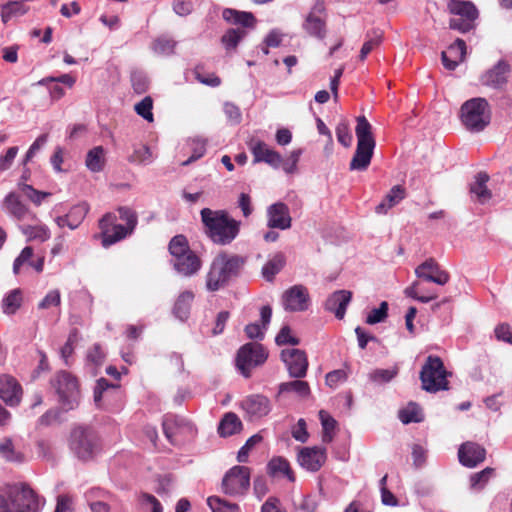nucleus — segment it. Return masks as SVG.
<instances>
[{
	"instance_id": "nucleus-58",
	"label": "nucleus",
	"mask_w": 512,
	"mask_h": 512,
	"mask_svg": "<svg viewBox=\"0 0 512 512\" xmlns=\"http://www.w3.org/2000/svg\"><path fill=\"white\" fill-rule=\"evenodd\" d=\"M262 436L259 435V434H255L253 436H251L247 441L246 443L244 444V446H242L240 448V450L238 451V455H237V460L238 462L240 463H245L247 462L248 460V456H249V451L255 446L257 445L258 443H260L262 441Z\"/></svg>"
},
{
	"instance_id": "nucleus-39",
	"label": "nucleus",
	"mask_w": 512,
	"mask_h": 512,
	"mask_svg": "<svg viewBox=\"0 0 512 512\" xmlns=\"http://www.w3.org/2000/svg\"><path fill=\"white\" fill-rule=\"evenodd\" d=\"M286 258L281 252L276 253L262 268V275L267 281H272L285 266Z\"/></svg>"
},
{
	"instance_id": "nucleus-19",
	"label": "nucleus",
	"mask_w": 512,
	"mask_h": 512,
	"mask_svg": "<svg viewBox=\"0 0 512 512\" xmlns=\"http://www.w3.org/2000/svg\"><path fill=\"white\" fill-rule=\"evenodd\" d=\"M459 462L468 468H474L484 462L486 449L475 442H465L458 450Z\"/></svg>"
},
{
	"instance_id": "nucleus-48",
	"label": "nucleus",
	"mask_w": 512,
	"mask_h": 512,
	"mask_svg": "<svg viewBox=\"0 0 512 512\" xmlns=\"http://www.w3.org/2000/svg\"><path fill=\"white\" fill-rule=\"evenodd\" d=\"M119 389L118 384H111L109 381L105 378H100L97 380L96 386L94 388V402L98 407H101V401L104 397V394L107 393L109 390H113L114 392H117Z\"/></svg>"
},
{
	"instance_id": "nucleus-1",
	"label": "nucleus",
	"mask_w": 512,
	"mask_h": 512,
	"mask_svg": "<svg viewBox=\"0 0 512 512\" xmlns=\"http://www.w3.org/2000/svg\"><path fill=\"white\" fill-rule=\"evenodd\" d=\"M119 219L125 224L117 223V216L114 213H106L98 221L100 232L94 235L95 239L101 241L104 248H108L113 244L130 236L138 223L137 213L129 207H119L117 209Z\"/></svg>"
},
{
	"instance_id": "nucleus-43",
	"label": "nucleus",
	"mask_w": 512,
	"mask_h": 512,
	"mask_svg": "<svg viewBox=\"0 0 512 512\" xmlns=\"http://www.w3.org/2000/svg\"><path fill=\"white\" fill-rule=\"evenodd\" d=\"M288 392H294L301 397H307L310 395V387L308 382L297 378V380L283 382L279 385V394Z\"/></svg>"
},
{
	"instance_id": "nucleus-45",
	"label": "nucleus",
	"mask_w": 512,
	"mask_h": 512,
	"mask_svg": "<svg viewBox=\"0 0 512 512\" xmlns=\"http://www.w3.org/2000/svg\"><path fill=\"white\" fill-rule=\"evenodd\" d=\"M169 252L173 260L189 252L191 249L184 235H176L169 242Z\"/></svg>"
},
{
	"instance_id": "nucleus-7",
	"label": "nucleus",
	"mask_w": 512,
	"mask_h": 512,
	"mask_svg": "<svg viewBox=\"0 0 512 512\" xmlns=\"http://www.w3.org/2000/svg\"><path fill=\"white\" fill-rule=\"evenodd\" d=\"M447 376L448 372L441 358L430 355L420 371L422 388L431 393L447 390L449 388Z\"/></svg>"
},
{
	"instance_id": "nucleus-26",
	"label": "nucleus",
	"mask_w": 512,
	"mask_h": 512,
	"mask_svg": "<svg viewBox=\"0 0 512 512\" xmlns=\"http://www.w3.org/2000/svg\"><path fill=\"white\" fill-rule=\"evenodd\" d=\"M174 268L185 276L195 274L201 267V260L194 251L183 254L182 256L173 260Z\"/></svg>"
},
{
	"instance_id": "nucleus-44",
	"label": "nucleus",
	"mask_w": 512,
	"mask_h": 512,
	"mask_svg": "<svg viewBox=\"0 0 512 512\" xmlns=\"http://www.w3.org/2000/svg\"><path fill=\"white\" fill-rule=\"evenodd\" d=\"M355 133L357 136V142L375 143V139L372 134V126L365 116L357 117Z\"/></svg>"
},
{
	"instance_id": "nucleus-62",
	"label": "nucleus",
	"mask_w": 512,
	"mask_h": 512,
	"mask_svg": "<svg viewBox=\"0 0 512 512\" xmlns=\"http://www.w3.org/2000/svg\"><path fill=\"white\" fill-rule=\"evenodd\" d=\"M398 374V367L395 366L392 369H376L370 377L375 382H389Z\"/></svg>"
},
{
	"instance_id": "nucleus-18",
	"label": "nucleus",
	"mask_w": 512,
	"mask_h": 512,
	"mask_svg": "<svg viewBox=\"0 0 512 512\" xmlns=\"http://www.w3.org/2000/svg\"><path fill=\"white\" fill-rule=\"evenodd\" d=\"M292 225V218L288 206L277 202L267 208V226L271 229L286 230Z\"/></svg>"
},
{
	"instance_id": "nucleus-8",
	"label": "nucleus",
	"mask_w": 512,
	"mask_h": 512,
	"mask_svg": "<svg viewBox=\"0 0 512 512\" xmlns=\"http://www.w3.org/2000/svg\"><path fill=\"white\" fill-rule=\"evenodd\" d=\"M448 12L452 15L449 20L450 29L467 33L475 27L478 17L476 6L470 1L450 0L447 4Z\"/></svg>"
},
{
	"instance_id": "nucleus-15",
	"label": "nucleus",
	"mask_w": 512,
	"mask_h": 512,
	"mask_svg": "<svg viewBox=\"0 0 512 512\" xmlns=\"http://www.w3.org/2000/svg\"><path fill=\"white\" fill-rule=\"evenodd\" d=\"M326 449L321 447H304L298 453V463L308 471L316 472L326 462Z\"/></svg>"
},
{
	"instance_id": "nucleus-3",
	"label": "nucleus",
	"mask_w": 512,
	"mask_h": 512,
	"mask_svg": "<svg viewBox=\"0 0 512 512\" xmlns=\"http://www.w3.org/2000/svg\"><path fill=\"white\" fill-rule=\"evenodd\" d=\"M69 448L77 459L88 462L101 452V441L95 429L80 425L70 433Z\"/></svg>"
},
{
	"instance_id": "nucleus-38",
	"label": "nucleus",
	"mask_w": 512,
	"mask_h": 512,
	"mask_svg": "<svg viewBox=\"0 0 512 512\" xmlns=\"http://www.w3.org/2000/svg\"><path fill=\"white\" fill-rule=\"evenodd\" d=\"M105 162V150L102 146H96L88 151L85 164L90 171H102L104 169Z\"/></svg>"
},
{
	"instance_id": "nucleus-16",
	"label": "nucleus",
	"mask_w": 512,
	"mask_h": 512,
	"mask_svg": "<svg viewBox=\"0 0 512 512\" xmlns=\"http://www.w3.org/2000/svg\"><path fill=\"white\" fill-rule=\"evenodd\" d=\"M250 150L254 157V162H264L274 169L282 165V156L276 150L270 148L264 141L256 140L250 144Z\"/></svg>"
},
{
	"instance_id": "nucleus-23",
	"label": "nucleus",
	"mask_w": 512,
	"mask_h": 512,
	"mask_svg": "<svg viewBox=\"0 0 512 512\" xmlns=\"http://www.w3.org/2000/svg\"><path fill=\"white\" fill-rule=\"evenodd\" d=\"M4 205L8 213L18 221L37 220L36 213L32 212L24 203H22L19 196L13 192L9 193L5 197Z\"/></svg>"
},
{
	"instance_id": "nucleus-57",
	"label": "nucleus",
	"mask_w": 512,
	"mask_h": 512,
	"mask_svg": "<svg viewBox=\"0 0 512 512\" xmlns=\"http://www.w3.org/2000/svg\"><path fill=\"white\" fill-rule=\"evenodd\" d=\"M0 455L9 462L21 460V455L15 451L11 439H4L0 443Z\"/></svg>"
},
{
	"instance_id": "nucleus-34",
	"label": "nucleus",
	"mask_w": 512,
	"mask_h": 512,
	"mask_svg": "<svg viewBox=\"0 0 512 512\" xmlns=\"http://www.w3.org/2000/svg\"><path fill=\"white\" fill-rule=\"evenodd\" d=\"M194 300V293L191 291H184L182 292L175 304L173 313L174 315L179 318L181 321H185L190 314L191 305Z\"/></svg>"
},
{
	"instance_id": "nucleus-22",
	"label": "nucleus",
	"mask_w": 512,
	"mask_h": 512,
	"mask_svg": "<svg viewBox=\"0 0 512 512\" xmlns=\"http://www.w3.org/2000/svg\"><path fill=\"white\" fill-rule=\"evenodd\" d=\"M467 46L463 39L457 38L453 44L448 47L447 51L441 54L442 63L448 70H455L456 67L464 61Z\"/></svg>"
},
{
	"instance_id": "nucleus-41",
	"label": "nucleus",
	"mask_w": 512,
	"mask_h": 512,
	"mask_svg": "<svg viewBox=\"0 0 512 512\" xmlns=\"http://www.w3.org/2000/svg\"><path fill=\"white\" fill-rule=\"evenodd\" d=\"M247 32L242 28H230L221 37V43L227 52L235 51L239 42L246 36Z\"/></svg>"
},
{
	"instance_id": "nucleus-20",
	"label": "nucleus",
	"mask_w": 512,
	"mask_h": 512,
	"mask_svg": "<svg viewBox=\"0 0 512 512\" xmlns=\"http://www.w3.org/2000/svg\"><path fill=\"white\" fill-rule=\"evenodd\" d=\"M323 12L322 5L314 6L303 24V28L309 35L320 39L324 38L326 34V19Z\"/></svg>"
},
{
	"instance_id": "nucleus-9",
	"label": "nucleus",
	"mask_w": 512,
	"mask_h": 512,
	"mask_svg": "<svg viewBox=\"0 0 512 512\" xmlns=\"http://www.w3.org/2000/svg\"><path fill=\"white\" fill-rule=\"evenodd\" d=\"M268 351L259 343L250 342L240 347L236 355V367L245 378H250L252 370L263 365Z\"/></svg>"
},
{
	"instance_id": "nucleus-40",
	"label": "nucleus",
	"mask_w": 512,
	"mask_h": 512,
	"mask_svg": "<svg viewBox=\"0 0 512 512\" xmlns=\"http://www.w3.org/2000/svg\"><path fill=\"white\" fill-rule=\"evenodd\" d=\"M215 259L229 279L236 276L243 265V260L239 256L220 254Z\"/></svg>"
},
{
	"instance_id": "nucleus-5",
	"label": "nucleus",
	"mask_w": 512,
	"mask_h": 512,
	"mask_svg": "<svg viewBox=\"0 0 512 512\" xmlns=\"http://www.w3.org/2000/svg\"><path fill=\"white\" fill-rule=\"evenodd\" d=\"M463 125L472 132L484 130L490 123L491 112L484 98H472L461 106Z\"/></svg>"
},
{
	"instance_id": "nucleus-4",
	"label": "nucleus",
	"mask_w": 512,
	"mask_h": 512,
	"mask_svg": "<svg viewBox=\"0 0 512 512\" xmlns=\"http://www.w3.org/2000/svg\"><path fill=\"white\" fill-rule=\"evenodd\" d=\"M50 386L58 396V402L65 411L78 406L80 389L78 379L70 372L60 370L50 379Z\"/></svg>"
},
{
	"instance_id": "nucleus-12",
	"label": "nucleus",
	"mask_w": 512,
	"mask_h": 512,
	"mask_svg": "<svg viewBox=\"0 0 512 512\" xmlns=\"http://www.w3.org/2000/svg\"><path fill=\"white\" fill-rule=\"evenodd\" d=\"M281 360L291 377L300 379L306 375L309 364L305 351L296 348L284 349L281 351Z\"/></svg>"
},
{
	"instance_id": "nucleus-25",
	"label": "nucleus",
	"mask_w": 512,
	"mask_h": 512,
	"mask_svg": "<svg viewBox=\"0 0 512 512\" xmlns=\"http://www.w3.org/2000/svg\"><path fill=\"white\" fill-rule=\"evenodd\" d=\"M509 71V65L504 61H500L491 70L485 73L482 77V82L486 86L501 89L507 83Z\"/></svg>"
},
{
	"instance_id": "nucleus-27",
	"label": "nucleus",
	"mask_w": 512,
	"mask_h": 512,
	"mask_svg": "<svg viewBox=\"0 0 512 512\" xmlns=\"http://www.w3.org/2000/svg\"><path fill=\"white\" fill-rule=\"evenodd\" d=\"M87 212L88 208L85 205H75L66 215L58 216L55 222L60 228L68 227L74 230L82 223Z\"/></svg>"
},
{
	"instance_id": "nucleus-13",
	"label": "nucleus",
	"mask_w": 512,
	"mask_h": 512,
	"mask_svg": "<svg viewBox=\"0 0 512 512\" xmlns=\"http://www.w3.org/2000/svg\"><path fill=\"white\" fill-rule=\"evenodd\" d=\"M310 295L303 285H294L282 295V304L286 311L302 312L308 309Z\"/></svg>"
},
{
	"instance_id": "nucleus-31",
	"label": "nucleus",
	"mask_w": 512,
	"mask_h": 512,
	"mask_svg": "<svg viewBox=\"0 0 512 512\" xmlns=\"http://www.w3.org/2000/svg\"><path fill=\"white\" fill-rule=\"evenodd\" d=\"M490 177L486 172H479L475 176V181L470 185V192L476 196L478 202L484 204L491 199L492 193L487 188V182Z\"/></svg>"
},
{
	"instance_id": "nucleus-42",
	"label": "nucleus",
	"mask_w": 512,
	"mask_h": 512,
	"mask_svg": "<svg viewBox=\"0 0 512 512\" xmlns=\"http://www.w3.org/2000/svg\"><path fill=\"white\" fill-rule=\"evenodd\" d=\"M23 302L22 291L19 288L11 290L2 301L3 312L7 315H13L21 307Z\"/></svg>"
},
{
	"instance_id": "nucleus-51",
	"label": "nucleus",
	"mask_w": 512,
	"mask_h": 512,
	"mask_svg": "<svg viewBox=\"0 0 512 512\" xmlns=\"http://www.w3.org/2000/svg\"><path fill=\"white\" fill-rule=\"evenodd\" d=\"M163 432L170 443L175 444L174 437L179 430V421L174 415H167L162 422Z\"/></svg>"
},
{
	"instance_id": "nucleus-50",
	"label": "nucleus",
	"mask_w": 512,
	"mask_h": 512,
	"mask_svg": "<svg viewBox=\"0 0 512 512\" xmlns=\"http://www.w3.org/2000/svg\"><path fill=\"white\" fill-rule=\"evenodd\" d=\"M495 470L491 467H486L480 472L474 473L470 477V486L472 489H483L488 483L490 478L494 475Z\"/></svg>"
},
{
	"instance_id": "nucleus-52",
	"label": "nucleus",
	"mask_w": 512,
	"mask_h": 512,
	"mask_svg": "<svg viewBox=\"0 0 512 512\" xmlns=\"http://www.w3.org/2000/svg\"><path fill=\"white\" fill-rule=\"evenodd\" d=\"M20 189L24 195L36 206H40L44 199L51 196V193L39 191L29 184H22Z\"/></svg>"
},
{
	"instance_id": "nucleus-29",
	"label": "nucleus",
	"mask_w": 512,
	"mask_h": 512,
	"mask_svg": "<svg viewBox=\"0 0 512 512\" xmlns=\"http://www.w3.org/2000/svg\"><path fill=\"white\" fill-rule=\"evenodd\" d=\"M222 17L225 21L241 26L240 28H253L256 23V18L251 12L238 11L231 8H226L222 12Z\"/></svg>"
},
{
	"instance_id": "nucleus-64",
	"label": "nucleus",
	"mask_w": 512,
	"mask_h": 512,
	"mask_svg": "<svg viewBox=\"0 0 512 512\" xmlns=\"http://www.w3.org/2000/svg\"><path fill=\"white\" fill-rule=\"evenodd\" d=\"M494 334L498 341L506 342L512 345V328L510 324H498L494 329Z\"/></svg>"
},
{
	"instance_id": "nucleus-11",
	"label": "nucleus",
	"mask_w": 512,
	"mask_h": 512,
	"mask_svg": "<svg viewBox=\"0 0 512 512\" xmlns=\"http://www.w3.org/2000/svg\"><path fill=\"white\" fill-rule=\"evenodd\" d=\"M418 280L444 286L450 280V274L444 270L436 259L430 257L415 268Z\"/></svg>"
},
{
	"instance_id": "nucleus-17",
	"label": "nucleus",
	"mask_w": 512,
	"mask_h": 512,
	"mask_svg": "<svg viewBox=\"0 0 512 512\" xmlns=\"http://www.w3.org/2000/svg\"><path fill=\"white\" fill-rule=\"evenodd\" d=\"M241 407L251 420H255L269 414L271 411V402L264 395L252 394L241 402Z\"/></svg>"
},
{
	"instance_id": "nucleus-63",
	"label": "nucleus",
	"mask_w": 512,
	"mask_h": 512,
	"mask_svg": "<svg viewBox=\"0 0 512 512\" xmlns=\"http://www.w3.org/2000/svg\"><path fill=\"white\" fill-rule=\"evenodd\" d=\"M223 109L228 121L231 124L236 125L241 122L242 113L237 105H235L234 103L226 102L224 104Z\"/></svg>"
},
{
	"instance_id": "nucleus-56",
	"label": "nucleus",
	"mask_w": 512,
	"mask_h": 512,
	"mask_svg": "<svg viewBox=\"0 0 512 512\" xmlns=\"http://www.w3.org/2000/svg\"><path fill=\"white\" fill-rule=\"evenodd\" d=\"M152 108H153V100L150 96H146L139 103H137L135 105L136 113L149 122L153 121Z\"/></svg>"
},
{
	"instance_id": "nucleus-6",
	"label": "nucleus",
	"mask_w": 512,
	"mask_h": 512,
	"mask_svg": "<svg viewBox=\"0 0 512 512\" xmlns=\"http://www.w3.org/2000/svg\"><path fill=\"white\" fill-rule=\"evenodd\" d=\"M13 512H39L38 494L25 482L7 485L4 488Z\"/></svg>"
},
{
	"instance_id": "nucleus-32",
	"label": "nucleus",
	"mask_w": 512,
	"mask_h": 512,
	"mask_svg": "<svg viewBox=\"0 0 512 512\" xmlns=\"http://www.w3.org/2000/svg\"><path fill=\"white\" fill-rule=\"evenodd\" d=\"M229 278L223 268L220 267L216 259L213 260L210 270L206 277V286L209 291H217L223 287Z\"/></svg>"
},
{
	"instance_id": "nucleus-54",
	"label": "nucleus",
	"mask_w": 512,
	"mask_h": 512,
	"mask_svg": "<svg viewBox=\"0 0 512 512\" xmlns=\"http://www.w3.org/2000/svg\"><path fill=\"white\" fill-rule=\"evenodd\" d=\"M368 39L364 42L361 50L359 58L361 61H364L368 54L373 51L376 47H378L382 41V33L375 31L373 36L368 35Z\"/></svg>"
},
{
	"instance_id": "nucleus-55",
	"label": "nucleus",
	"mask_w": 512,
	"mask_h": 512,
	"mask_svg": "<svg viewBox=\"0 0 512 512\" xmlns=\"http://www.w3.org/2000/svg\"><path fill=\"white\" fill-rule=\"evenodd\" d=\"M388 316V303L386 301L381 302L378 308H374L368 314L366 323L373 325L383 322Z\"/></svg>"
},
{
	"instance_id": "nucleus-30",
	"label": "nucleus",
	"mask_w": 512,
	"mask_h": 512,
	"mask_svg": "<svg viewBox=\"0 0 512 512\" xmlns=\"http://www.w3.org/2000/svg\"><path fill=\"white\" fill-rule=\"evenodd\" d=\"M406 197V189L402 185L393 186L384 199L376 206L377 214H385Z\"/></svg>"
},
{
	"instance_id": "nucleus-47",
	"label": "nucleus",
	"mask_w": 512,
	"mask_h": 512,
	"mask_svg": "<svg viewBox=\"0 0 512 512\" xmlns=\"http://www.w3.org/2000/svg\"><path fill=\"white\" fill-rule=\"evenodd\" d=\"M319 416L323 428L322 441L324 443H330L333 439L332 432L334 431L337 422L333 417H331L327 412L323 410L319 412Z\"/></svg>"
},
{
	"instance_id": "nucleus-46",
	"label": "nucleus",
	"mask_w": 512,
	"mask_h": 512,
	"mask_svg": "<svg viewBox=\"0 0 512 512\" xmlns=\"http://www.w3.org/2000/svg\"><path fill=\"white\" fill-rule=\"evenodd\" d=\"M207 504L212 512H238L239 506L236 503H230L221 499L218 496H210L207 499Z\"/></svg>"
},
{
	"instance_id": "nucleus-10",
	"label": "nucleus",
	"mask_w": 512,
	"mask_h": 512,
	"mask_svg": "<svg viewBox=\"0 0 512 512\" xmlns=\"http://www.w3.org/2000/svg\"><path fill=\"white\" fill-rule=\"evenodd\" d=\"M250 468L234 466L229 469L222 479V491L229 496H243L250 487Z\"/></svg>"
},
{
	"instance_id": "nucleus-37",
	"label": "nucleus",
	"mask_w": 512,
	"mask_h": 512,
	"mask_svg": "<svg viewBox=\"0 0 512 512\" xmlns=\"http://www.w3.org/2000/svg\"><path fill=\"white\" fill-rule=\"evenodd\" d=\"M267 469L271 476L282 475L292 482L295 480V476L289 462L283 457L272 458L268 463Z\"/></svg>"
},
{
	"instance_id": "nucleus-24",
	"label": "nucleus",
	"mask_w": 512,
	"mask_h": 512,
	"mask_svg": "<svg viewBox=\"0 0 512 512\" xmlns=\"http://www.w3.org/2000/svg\"><path fill=\"white\" fill-rule=\"evenodd\" d=\"M375 145L376 143L357 142L355 154L349 165L350 170H366L371 163Z\"/></svg>"
},
{
	"instance_id": "nucleus-33",
	"label": "nucleus",
	"mask_w": 512,
	"mask_h": 512,
	"mask_svg": "<svg viewBox=\"0 0 512 512\" xmlns=\"http://www.w3.org/2000/svg\"><path fill=\"white\" fill-rule=\"evenodd\" d=\"M242 422L239 417L232 412L226 413L218 425V433L222 437H228L240 432Z\"/></svg>"
},
{
	"instance_id": "nucleus-60",
	"label": "nucleus",
	"mask_w": 512,
	"mask_h": 512,
	"mask_svg": "<svg viewBox=\"0 0 512 512\" xmlns=\"http://www.w3.org/2000/svg\"><path fill=\"white\" fill-rule=\"evenodd\" d=\"M275 342L279 346L283 345H298L300 339L291 335V328L289 326H283L275 338Z\"/></svg>"
},
{
	"instance_id": "nucleus-14",
	"label": "nucleus",
	"mask_w": 512,
	"mask_h": 512,
	"mask_svg": "<svg viewBox=\"0 0 512 512\" xmlns=\"http://www.w3.org/2000/svg\"><path fill=\"white\" fill-rule=\"evenodd\" d=\"M23 389L18 380L7 374L0 375V399L11 407L18 406L22 400Z\"/></svg>"
},
{
	"instance_id": "nucleus-21",
	"label": "nucleus",
	"mask_w": 512,
	"mask_h": 512,
	"mask_svg": "<svg viewBox=\"0 0 512 512\" xmlns=\"http://www.w3.org/2000/svg\"><path fill=\"white\" fill-rule=\"evenodd\" d=\"M352 293L348 290H337L333 292L325 301L324 308L335 315L337 319H343L346 308L350 303Z\"/></svg>"
},
{
	"instance_id": "nucleus-28",
	"label": "nucleus",
	"mask_w": 512,
	"mask_h": 512,
	"mask_svg": "<svg viewBox=\"0 0 512 512\" xmlns=\"http://www.w3.org/2000/svg\"><path fill=\"white\" fill-rule=\"evenodd\" d=\"M424 283L425 282L417 279L410 286L405 288V295L422 303H428L436 299L438 297L437 291L426 288Z\"/></svg>"
},
{
	"instance_id": "nucleus-49",
	"label": "nucleus",
	"mask_w": 512,
	"mask_h": 512,
	"mask_svg": "<svg viewBox=\"0 0 512 512\" xmlns=\"http://www.w3.org/2000/svg\"><path fill=\"white\" fill-rule=\"evenodd\" d=\"M399 419L404 424L422 421L421 410L415 403H410L406 408L399 411Z\"/></svg>"
},
{
	"instance_id": "nucleus-35",
	"label": "nucleus",
	"mask_w": 512,
	"mask_h": 512,
	"mask_svg": "<svg viewBox=\"0 0 512 512\" xmlns=\"http://www.w3.org/2000/svg\"><path fill=\"white\" fill-rule=\"evenodd\" d=\"M19 228L22 234L26 236L27 241H39L42 243L51 236L49 228L44 224L21 225Z\"/></svg>"
},
{
	"instance_id": "nucleus-36",
	"label": "nucleus",
	"mask_w": 512,
	"mask_h": 512,
	"mask_svg": "<svg viewBox=\"0 0 512 512\" xmlns=\"http://www.w3.org/2000/svg\"><path fill=\"white\" fill-rule=\"evenodd\" d=\"M28 10L29 7L22 1H10L1 7V19L3 23H8L13 19L23 16Z\"/></svg>"
},
{
	"instance_id": "nucleus-59",
	"label": "nucleus",
	"mask_w": 512,
	"mask_h": 512,
	"mask_svg": "<svg viewBox=\"0 0 512 512\" xmlns=\"http://www.w3.org/2000/svg\"><path fill=\"white\" fill-rule=\"evenodd\" d=\"M336 136L339 143L344 147H349L352 143L353 137L346 121H341L336 127Z\"/></svg>"
},
{
	"instance_id": "nucleus-53",
	"label": "nucleus",
	"mask_w": 512,
	"mask_h": 512,
	"mask_svg": "<svg viewBox=\"0 0 512 512\" xmlns=\"http://www.w3.org/2000/svg\"><path fill=\"white\" fill-rule=\"evenodd\" d=\"M128 161L134 164H148L152 161V152L148 146L142 145L134 149L128 157Z\"/></svg>"
},
{
	"instance_id": "nucleus-61",
	"label": "nucleus",
	"mask_w": 512,
	"mask_h": 512,
	"mask_svg": "<svg viewBox=\"0 0 512 512\" xmlns=\"http://www.w3.org/2000/svg\"><path fill=\"white\" fill-rule=\"evenodd\" d=\"M302 155L301 149L293 150L287 159L282 158L281 168L288 174L294 173L297 170V164Z\"/></svg>"
},
{
	"instance_id": "nucleus-2",
	"label": "nucleus",
	"mask_w": 512,
	"mask_h": 512,
	"mask_svg": "<svg viewBox=\"0 0 512 512\" xmlns=\"http://www.w3.org/2000/svg\"><path fill=\"white\" fill-rule=\"evenodd\" d=\"M200 216L205 235L215 244L228 245L240 232V221L232 218L226 210L203 208Z\"/></svg>"
}]
</instances>
